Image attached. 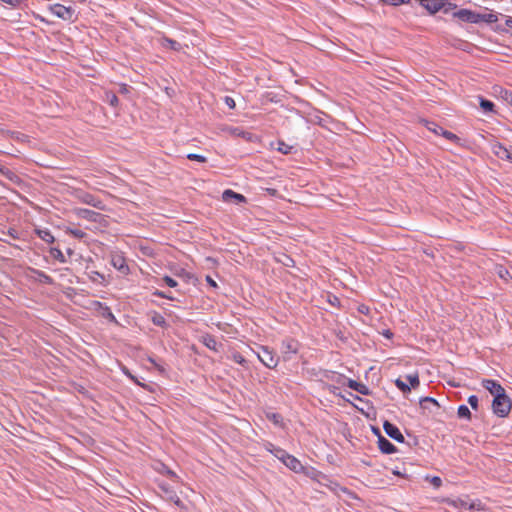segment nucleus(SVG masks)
I'll return each mask as SVG.
<instances>
[{"label":"nucleus","mask_w":512,"mask_h":512,"mask_svg":"<svg viewBox=\"0 0 512 512\" xmlns=\"http://www.w3.org/2000/svg\"><path fill=\"white\" fill-rule=\"evenodd\" d=\"M76 214L80 218L86 219L88 221H93V222L98 221V219H100L102 217L101 214H99L93 210H89V209H77Z\"/></svg>","instance_id":"4468645a"},{"label":"nucleus","mask_w":512,"mask_h":512,"mask_svg":"<svg viewBox=\"0 0 512 512\" xmlns=\"http://www.w3.org/2000/svg\"><path fill=\"white\" fill-rule=\"evenodd\" d=\"M273 448H276V447H275L273 444H271V443H268V444L266 445V449H267V451H269L270 453H271V450H273Z\"/></svg>","instance_id":"5fc2aeb1"},{"label":"nucleus","mask_w":512,"mask_h":512,"mask_svg":"<svg viewBox=\"0 0 512 512\" xmlns=\"http://www.w3.org/2000/svg\"><path fill=\"white\" fill-rule=\"evenodd\" d=\"M395 385L398 389H400L403 393H408L411 391V387L404 382L402 379L398 378L395 380Z\"/></svg>","instance_id":"2f4dec72"},{"label":"nucleus","mask_w":512,"mask_h":512,"mask_svg":"<svg viewBox=\"0 0 512 512\" xmlns=\"http://www.w3.org/2000/svg\"><path fill=\"white\" fill-rule=\"evenodd\" d=\"M493 153L500 159L507 160L510 154V150L501 143H496L492 147Z\"/></svg>","instance_id":"6ab92c4d"},{"label":"nucleus","mask_w":512,"mask_h":512,"mask_svg":"<svg viewBox=\"0 0 512 512\" xmlns=\"http://www.w3.org/2000/svg\"><path fill=\"white\" fill-rule=\"evenodd\" d=\"M65 232L67 234L72 235L75 238H78V239H82L86 236V233L84 231H82L80 229L70 228V227H66Z\"/></svg>","instance_id":"cd10ccee"},{"label":"nucleus","mask_w":512,"mask_h":512,"mask_svg":"<svg viewBox=\"0 0 512 512\" xmlns=\"http://www.w3.org/2000/svg\"><path fill=\"white\" fill-rule=\"evenodd\" d=\"M493 94L497 98L507 102L508 104H510L512 106V91L511 90L505 89L499 85H495L493 87Z\"/></svg>","instance_id":"f8f14e48"},{"label":"nucleus","mask_w":512,"mask_h":512,"mask_svg":"<svg viewBox=\"0 0 512 512\" xmlns=\"http://www.w3.org/2000/svg\"><path fill=\"white\" fill-rule=\"evenodd\" d=\"M35 233L38 235L40 239H42L46 243H53L55 241L54 236L48 229H36Z\"/></svg>","instance_id":"aec40b11"},{"label":"nucleus","mask_w":512,"mask_h":512,"mask_svg":"<svg viewBox=\"0 0 512 512\" xmlns=\"http://www.w3.org/2000/svg\"><path fill=\"white\" fill-rule=\"evenodd\" d=\"M439 131L441 132V135L444 138H446L447 140H449V141H451L453 143H456V144L460 143V138L456 134H454V133H452L450 131H447V130H445L443 128H439Z\"/></svg>","instance_id":"5701e85b"},{"label":"nucleus","mask_w":512,"mask_h":512,"mask_svg":"<svg viewBox=\"0 0 512 512\" xmlns=\"http://www.w3.org/2000/svg\"><path fill=\"white\" fill-rule=\"evenodd\" d=\"M230 358H231L234 362H236V363H238V364H240V365H242V366H245V365L247 364V361H246V359L244 358V356H243V355H241V353H239V352H237V351H233V352L231 353Z\"/></svg>","instance_id":"c85d7f7f"},{"label":"nucleus","mask_w":512,"mask_h":512,"mask_svg":"<svg viewBox=\"0 0 512 512\" xmlns=\"http://www.w3.org/2000/svg\"><path fill=\"white\" fill-rule=\"evenodd\" d=\"M406 379L409 382L411 388L415 389L420 385L419 375L417 372L407 375Z\"/></svg>","instance_id":"a878e982"},{"label":"nucleus","mask_w":512,"mask_h":512,"mask_svg":"<svg viewBox=\"0 0 512 512\" xmlns=\"http://www.w3.org/2000/svg\"><path fill=\"white\" fill-rule=\"evenodd\" d=\"M506 23H507V25H509L510 27H512V19L507 20V22H506Z\"/></svg>","instance_id":"13d9d810"},{"label":"nucleus","mask_w":512,"mask_h":512,"mask_svg":"<svg viewBox=\"0 0 512 512\" xmlns=\"http://www.w3.org/2000/svg\"><path fill=\"white\" fill-rule=\"evenodd\" d=\"M1 2L15 8L18 7L21 3V0H0Z\"/></svg>","instance_id":"37998d69"},{"label":"nucleus","mask_w":512,"mask_h":512,"mask_svg":"<svg viewBox=\"0 0 512 512\" xmlns=\"http://www.w3.org/2000/svg\"><path fill=\"white\" fill-rule=\"evenodd\" d=\"M482 386L488 390L494 397H497L500 394H504L505 389L502 387L500 383L492 379H483L481 381Z\"/></svg>","instance_id":"423d86ee"},{"label":"nucleus","mask_w":512,"mask_h":512,"mask_svg":"<svg viewBox=\"0 0 512 512\" xmlns=\"http://www.w3.org/2000/svg\"><path fill=\"white\" fill-rule=\"evenodd\" d=\"M153 294L155 296H157V297H160V298H165V299L173 300V297H171V296L167 295L166 293H164L162 291H159V290H156Z\"/></svg>","instance_id":"49530a36"},{"label":"nucleus","mask_w":512,"mask_h":512,"mask_svg":"<svg viewBox=\"0 0 512 512\" xmlns=\"http://www.w3.org/2000/svg\"><path fill=\"white\" fill-rule=\"evenodd\" d=\"M468 403L472 407V409L477 410L478 409V398L476 395H471L468 397Z\"/></svg>","instance_id":"4c0bfd02"},{"label":"nucleus","mask_w":512,"mask_h":512,"mask_svg":"<svg viewBox=\"0 0 512 512\" xmlns=\"http://www.w3.org/2000/svg\"><path fill=\"white\" fill-rule=\"evenodd\" d=\"M222 200L224 202H235L236 204H242V203H246L247 202V199L244 195L240 194V193H236L235 191L231 190V189H226L223 193H222Z\"/></svg>","instance_id":"9b49d317"},{"label":"nucleus","mask_w":512,"mask_h":512,"mask_svg":"<svg viewBox=\"0 0 512 512\" xmlns=\"http://www.w3.org/2000/svg\"><path fill=\"white\" fill-rule=\"evenodd\" d=\"M383 335H384L385 337H387V338H391L393 334H392L389 330H386V331L383 333Z\"/></svg>","instance_id":"6e6d98bb"},{"label":"nucleus","mask_w":512,"mask_h":512,"mask_svg":"<svg viewBox=\"0 0 512 512\" xmlns=\"http://www.w3.org/2000/svg\"><path fill=\"white\" fill-rule=\"evenodd\" d=\"M0 171H1V173H2L3 175H5V176H6L7 178H9L10 180H13V178H14V177H16V175H15L11 170H9V169H7V168H3V169H1Z\"/></svg>","instance_id":"c03bdc74"},{"label":"nucleus","mask_w":512,"mask_h":512,"mask_svg":"<svg viewBox=\"0 0 512 512\" xmlns=\"http://www.w3.org/2000/svg\"><path fill=\"white\" fill-rule=\"evenodd\" d=\"M507 160L512 163V152L511 151H510V154H509V157L507 158Z\"/></svg>","instance_id":"4d7b16f0"},{"label":"nucleus","mask_w":512,"mask_h":512,"mask_svg":"<svg viewBox=\"0 0 512 512\" xmlns=\"http://www.w3.org/2000/svg\"><path fill=\"white\" fill-rule=\"evenodd\" d=\"M50 253H51V255H52L56 260H58L60 263H65V262H66V258H65L64 254H63V252H62L60 249H58V248H52V249L50 250Z\"/></svg>","instance_id":"7c9ffc66"},{"label":"nucleus","mask_w":512,"mask_h":512,"mask_svg":"<svg viewBox=\"0 0 512 512\" xmlns=\"http://www.w3.org/2000/svg\"><path fill=\"white\" fill-rule=\"evenodd\" d=\"M111 264L115 269H117L119 272H121L124 275H127L130 271L125 258L120 254L112 255Z\"/></svg>","instance_id":"9d476101"},{"label":"nucleus","mask_w":512,"mask_h":512,"mask_svg":"<svg viewBox=\"0 0 512 512\" xmlns=\"http://www.w3.org/2000/svg\"><path fill=\"white\" fill-rule=\"evenodd\" d=\"M457 414L459 418H464L467 420L471 419V412L466 405H460L458 407Z\"/></svg>","instance_id":"393cba45"},{"label":"nucleus","mask_w":512,"mask_h":512,"mask_svg":"<svg viewBox=\"0 0 512 512\" xmlns=\"http://www.w3.org/2000/svg\"><path fill=\"white\" fill-rule=\"evenodd\" d=\"M378 447L384 454H392L396 452V447L383 436L378 437Z\"/></svg>","instance_id":"2eb2a0df"},{"label":"nucleus","mask_w":512,"mask_h":512,"mask_svg":"<svg viewBox=\"0 0 512 512\" xmlns=\"http://www.w3.org/2000/svg\"><path fill=\"white\" fill-rule=\"evenodd\" d=\"M358 311H359L360 313H362V314H366V315H367V314H369L370 309H369V307H368V306H366V305H360V306L358 307Z\"/></svg>","instance_id":"8fccbe9b"},{"label":"nucleus","mask_w":512,"mask_h":512,"mask_svg":"<svg viewBox=\"0 0 512 512\" xmlns=\"http://www.w3.org/2000/svg\"><path fill=\"white\" fill-rule=\"evenodd\" d=\"M149 361H150V362H151V363H152V364H153V365H154V366H155V367H156L160 372H162V373L164 372V368H163L162 366H160L159 364H157V363L155 362V360H154V359L149 358Z\"/></svg>","instance_id":"603ef678"},{"label":"nucleus","mask_w":512,"mask_h":512,"mask_svg":"<svg viewBox=\"0 0 512 512\" xmlns=\"http://www.w3.org/2000/svg\"><path fill=\"white\" fill-rule=\"evenodd\" d=\"M187 158L189 160L197 161V162H200V163H205L207 161L206 157H204L202 155H199V154H195V153H189L187 155Z\"/></svg>","instance_id":"f704fd0d"},{"label":"nucleus","mask_w":512,"mask_h":512,"mask_svg":"<svg viewBox=\"0 0 512 512\" xmlns=\"http://www.w3.org/2000/svg\"><path fill=\"white\" fill-rule=\"evenodd\" d=\"M105 99L113 107H117L119 104L118 97L113 92H110V91L105 92Z\"/></svg>","instance_id":"bb28decb"},{"label":"nucleus","mask_w":512,"mask_h":512,"mask_svg":"<svg viewBox=\"0 0 512 512\" xmlns=\"http://www.w3.org/2000/svg\"><path fill=\"white\" fill-rule=\"evenodd\" d=\"M120 92L122 94H127L129 93V86L127 84H121L120 86Z\"/></svg>","instance_id":"3c124183"},{"label":"nucleus","mask_w":512,"mask_h":512,"mask_svg":"<svg viewBox=\"0 0 512 512\" xmlns=\"http://www.w3.org/2000/svg\"><path fill=\"white\" fill-rule=\"evenodd\" d=\"M162 44L164 46L170 47L173 50H179L180 49L179 43H177L175 40H172V39H169V38H166V37L162 39Z\"/></svg>","instance_id":"473e14b6"},{"label":"nucleus","mask_w":512,"mask_h":512,"mask_svg":"<svg viewBox=\"0 0 512 512\" xmlns=\"http://www.w3.org/2000/svg\"><path fill=\"white\" fill-rule=\"evenodd\" d=\"M430 482L431 484L435 487V488H439L441 485H442V480L440 477L438 476H433L431 479H430Z\"/></svg>","instance_id":"a19ab883"},{"label":"nucleus","mask_w":512,"mask_h":512,"mask_svg":"<svg viewBox=\"0 0 512 512\" xmlns=\"http://www.w3.org/2000/svg\"><path fill=\"white\" fill-rule=\"evenodd\" d=\"M298 352V344L293 339H286L282 342V353L284 355L296 354Z\"/></svg>","instance_id":"f3484780"},{"label":"nucleus","mask_w":512,"mask_h":512,"mask_svg":"<svg viewBox=\"0 0 512 512\" xmlns=\"http://www.w3.org/2000/svg\"><path fill=\"white\" fill-rule=\"evenodd\" d=\"M420 403L423 405L424 403H431L437 407H439V403L437 402V400H435L434 398L432 397H424L421 399Z\"/></svg>","instance_id":"ea45409f"},{"label":"nucleus","mask_w":512,"mask_h":512,"mask_svg":"<svg viewBox=\"0 0 512 512\" xmlns=\"http://www.w3.org/2000/svg\"><path fill=\"white\" fill-rule=\"evenodd\" d=\"M81 201L85 204H88V205H91L95 208H98L100 210H104L105 209V205L104 203L96 198L95 196L91 195V194H85L82 196L81 198Z\"/></svg>","instance_id":"dca6fc26"},{"label":"nucleus","mask_w":512,"mask_h":512,"mask_svg":"<svg viewBox=\"0 0 512 512\" xmlns=\"http://www.w3.org/2000/svg\"><path fill=\"white\" fill-rule=\"evenodd\" d=\"M224 102L230 109H234L236 106L234 99L230 96H226Z\"/></svg>","instance_id":"79ce46f5"},{"label":"nucleus","mask_w":512,"mask_h":512,"mask_svg":"<svg viewBox=\"0 0 512 512\" xmlns=\"http://www.w3.org/2000/svg\"><path fill=\"white\" fill-rule=\"evenodd\" d=\"M512 408V402L506 393L494 397L492 401V411L498 417L504 418L509 415Z\"/></svg>","instance_id":"f03ea898"},{"label":"nucleus","mask_w":512,"mask_h":512,"mask_svg":"<svg viewBox=\"0 0 512 512\" xmlns=\"http://www.w3.org/2000/svg\"><path fill=\"white\" fill-rule=\"evenodd\" d=\"M266 417L274 425L279 426V427L283 426V419H282L280 414H278V413H267Z\"/></svg>","instance_id":"b1692460"},{"label":"nucleus","mask_w":512,"mask_h":512,"mask_svg":"<svg viewBox=\"0 0 512 512\" xmlns=\"http://www.w3.org/2000/svg\"><path fill=\"white\" fill-rule=\"evenodd\" d=\"M278 145V151H280L281 153L288 154L291 152L292 147L287 145L286 143L280 141Z\"/></svg>","instance_id":"c9c22d12"},{"label":"nucleus","mask_w":512,"mask_h":512,"mask_svg":"<svg viewBox=\"0 0 512 512\" xmlns=\"http://www.w3.org/2000/svg\"><path fill=\"white\" fill-rule=\"evenodd\" d=\"M271 454L279 459L291 471L295 473H306V468L302 465L300 460L286 452L284 449L273 448V450H271Z\"/></svg>","instance_id":"f257e3e1"},{"label":"nucleus","mask_w":512,"mask_h":512,"mask_svg":"<svg viewBox=\"0 0 512 512\" xmlns=\"http://www.w3.org/2000/svg\"><path fill=\"white\" fill-rule=\"evenodd\" d=\"M260 350L263 355L257 353L259 361L269 369H275L278 366L279 358L276 356L274 351L268 346H260Z\"/></svg>","instance_id":"7ed1b4c3"},{"label":"nucleus","mask_w":512,"mask_h":512,"mask_svg":"<svg viewBox=\"0 0 512 512\" xmlns=\"http://www.w3.org/2000/svg\"><path fill=\"white\" fill-rule=\"evenodd\" d=\"M430 13H436L445 5V0H419Z\"/></svg>","instance_id":"ddd939ff"},{"label":"nucleus","mask_w":512,"mask_h":512,"mask_svg":"<svg viewBox=\"0 0 512 512\" xmlns=\"http://www.w3.org/2000/svg\"><path fill=\"white\" fill-rule=\"evenodd\" d=\"M337 383H340L342 385H344V382L346 381L347 382V386L357 392H359L360 394L362 395H368L369 394V389L367 388V386L363 383H360V382H357L353 379H346L344 376L342 375H337Z\"/></svg>","instance_id":"39448f33"},{"label":"nucleus","mask_w":512,"mask_h":512,"mask_svg":"<svg viewBox=\"0 0 512 512\" xmlns=\"http://www.w3.org/2000/svg\"><path fill=\"white\" fill-rule=\"evenodd\" d=\"M152 321L155 325L157 326H163L165 324V319L162 315L160 314H156L153 318H152Z\"/></svg>","instance_id":"e433bc0d"},{"label":"nucleus","mask_w":512,"mask_h":512,"mask_svg":"<svg viewBox=\"0 0 512 512\" xmlns=\"http://www.w3.org/2000/svg\"><path fill=\"white\" fill-rule=\"evenodd\" d=\"M123 372L131 379L133 380L136 384L138 385H141V383L129 372L128 369L126 368H123Z\"/></svg>","instance_id":"de8ad7c7"},{"label":"nucleus","mask_w":512,"mask_h":512,"mask_svg":"<svg viewBox=\"0 0 512 512\" xmlns=\"http://www.w3.org/2000/svg\"><path fill=\"white\" fill-rule=\"evenodd\" d=\"M454 506L464 510H480V502H468L466 500H457L453 502Z\"/></svg>","instance_id":"a211bd4d"},{"label":"nucleus","mask_w":512,"mask_h":512,"mask_svg":"<svg viewBox=\"0 0 512 512\" xmlns=\"http://www.w3.org/2000/svg\"><path fill=\"white\" fill-rule=\"evenodd\" d=\"M480 107L483 109L484 112H493L494 111V104L493 102L483 99H480Z\"/></svg>","instance_id":"c756f323"},{"label":"nucleus","mask_w":512,"mask_h":512,"mask_svg":"<svg viewBox=\"0 0 512 512\" xmlns=\"http://www.w3.org/2000/svg\"><path fill=\"white\" fill-rule=\"evenodd\" d=\"M32 272L36 275V279L44 284L52 285L54 283L53 279L40 270H32Z\"/></svg>","instance_id":"4be33fe9"},{"label":"nucleus","mask_w":512,"mask_h":512,"mask_svg":"<svg viewBox=\"0 0 512 512\" xmlns=\"http://www.w3.org/2000/svg\"><path fill=\"white\" fill-rule=\"evenodd\" d=\"M499 276L505 280H507V276H510V273L506 269H500L498 272Z\"/></svg>","instance_id":"09e8293b"},{"label":"nucleus","mask_w":512,"mask_h":512,"mask_svg":"<svg viewBox=\"0 0 512 512\" xmlns=\"http://www.w3.org/2000/svg\"><path fill=\"white\" fill-rule=\"evenodd\" d=\"M381 1L384 3L390 4V5H393V6H398V5L405 3V0H381Z\"/></svg>","instance_id":"a18cd8bd"},{"label":"nucleus","mask_w":512,"mask_h":512,"mask_svg":"<svg viewBox=\"0 0 512 512\" xmlns=\"http://www.w3.org/2000/svg\"><path fill=\"white\" fill-rule=\"evenodd\" d=\"M425 125H426L427 129L430 130L431 132H433L434 134L441 135V132L439 131V128H442L441 126L437 125L434 122H428V121L425 122Z\"/></svg>","instance_id":"72a5a7b5"},{"label":"nucleus","mask_w":512,"mask_h":512,"mask_svg":"<svg viewBox=\"0 0 512 512\" xmlns=\"http://www.w3.org/2000/svg\"><path fill=\"white\" fill-rule=\"evenodd\" d=\"M206 281L212 287H214V288L217 287V283L212 279V277L206 276Z\"/></svg>","instance_id":"864d4df0"},{"label":"nucleus","mask_w":512,"mask_h":512,"mask_svg":"<svg viewBox=\"0 0 512 512\" xmlns=\"http://www.w3.org/2000/svg\"><path fill=\"white\" fill-rule=\"evenodd\" d=\"M91 305H92V309L97 311L99 313V315L108 319L111 322L117 323L115 316L113 315V313L111 312V310L108 306H106L105 304H103L99 301H93L91 303Z\"/></svg>","instance_id":"0eeeda50"},{"label":"nucleus","mask_w":512,"mask_h":512,"mask_svg":"<svg viewBox=\"0 0 512 512\" xmlns=\"http://www.w3.org/2000/svg\"><path fill=\"white\" fill-rule=\"evenodd\" d=\"M49 10L56 17L66 21L71 20L74 14V10L71 7H66L61 4H53L49 7Z\"/></svg>","instance_id":"20e7f679"},{"label":"nucleus","mask_w":512,"mask_h":512,"mask_svg":"<svg viewBox=\"0 0 512 512\" xmlns=\"http://www.w3.org/2000/svg\"><path fill=\"white\" fill-rule=\"evenodd\" d=\"M454 17L469 23H477L480 20V15L469 9L458 10L454 13Z\"/></svg>","instance_id":"6e6552de"},{"label":"nucleus","mask_w":512,"mask_h":512,"mask_svg":"<svg viewBox=\"0 0 512 512\" xmlns=\"http://www.w3.org/2000/svg\"><path fill=\"white\" fill-rule=\"evenodd\" d=\"M163 281L166 283L167 286L171 287V288H174L177 286V281L174 280L172 277L170 276H164L163 277Z\"/></svg>","instance_id":"58836bf2"},{"label":"nucleus","mask_w":512,"mask_h":512,"mask_svg":"<svg viewBox=\"0 0 512 512\" xmlns=\"http://www.w3.org/2000/svg\"><path fill=\"white\" fill-rule=\"evenodd\" d=\"M202 343L210 350L218 351V343L213 336H211V335L203 336Z\"/></svg>","instance_id":"412c9836"},{"label":"nucleus","mask_w":512,"mask_h":512,"mask_svg":"<svg viewBox=\"0 0 512 512\" xmlns=\"http://www.w3.org/2000/svg\"><path fill=\"white\" fill-rule=\"evenodd\" d=\"M383 429H384L385 433L392 439H394L398 442H401V443L404 442V436L402 435V433L400 432L398 427L395 426L394 424H392L388 421H385L383 424Z\"/></svg>","instance_id":"1a4fd4ad"}]
</instances>
